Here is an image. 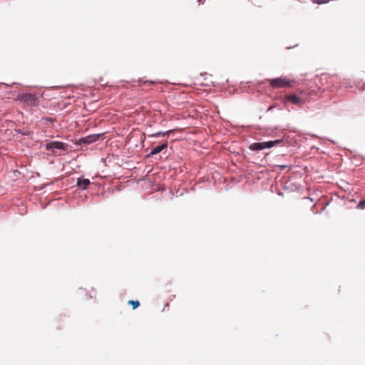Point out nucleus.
Masks as SVG:
<instances>
[{
    "label": "nucleus",
    "instance_id": "f257e3e1",
    "mask_svg": "<svg viewBox=\"0 0 365 365\" xmlns=\"http://www.w3.org/2000/svg\"><path fill=\"white\" fill-rule=\"evenodd\" d=\"M293 81H290L287 78L279 77L269 80V84L273 88H280L289 87L292 86Z\"/></svg>",
    "mask_w": 365,
    "mask_h": 365
},
{
    "label": "nucleus",
    "instance_id": "f03ea898",
    "mask_svg": "<svg viewBox=\"0 0 365 365\" xmlns=\"http://www.w3.org/2000/svg\"><path fill=\"white\" fill-rule=\"evenodd\" d=\"M44 147L48 150H66L67 149L66 144L61 141H47Z\"/></svg>",
    "mask_w": 365,
    "mask_h": 365
},
{
    "label": "nucleus",
    "instance_id": "7ed1b4c3",
    "mask_svg": "<svg viewBox=\"0 0 365 365\" xmlns=\"http://www.w3.org/2000/svg\"><path fill=\"white\" fill-rule=\"evenodd\" d=\"M17 99L28 105L34 106L37 101V97L35 94L24 93L19 94Z\"/></svg>",
    "mask_w": 365,
    "mask_h": 365
},
{
    "label": "nucleus",
    "instance_id": "20e7f679",
    "mask_svg": "<svg viewBox=\"0 0 365 365\" xmlns=\"http://www.w3.org/2000/svg\"><path fill=\"white\" fill-rule=\"evenodd\" d=\"M100 134L89 135L80 139L81 144L89 145L99 139Z\"/></svg>",
    "mask_w": 365,
    "mask_h": 365
},
{
    "label": "nucleus",
    "instance_id": "39448f33",
    "mask_svg": "<svg viewBox=\"0 0 365 365\" xmlns=\"http://www.w3.org/2000/svg\"><path fill=\"white\" fill-rule=\"evenodd\" d=\"M286 101L296 106L301 105L303 103V100L300 98L297 94H290L287 96Z\"/></svg>",
    "mask_w": 365,
    "mask_h": 365
},
{
    "label": "nucleus",
    "instance_id": "423d86ee",
    "mask_svg": "<svg viewBox=\"0 0 365 365\" xmlns=\"http://www.w3.org/2000/svg\"><path fill=\"white\" fill-rule=\"evenodd\" d=\"M90 184L91 181L89 179H85L82 178L77 179L76 185L79 187L80 190H86Z\"/></svg>",
    "mask_w": 365,
    "mask_h": 365
},
{
    "label": "nucleus",
    "instance_id": "0eeeda50",
    "mask_svg": "<svg viewBox=\"0 0 365 365\" xmlns=\"http://www.w3.org/2000/svg\"><path fill=\"white\" fill-rule=\"evenodd\" d=\"M167 147H168V142L165 141L161 145H159L153 148L152 149V150L150 151L149 155H156V154L160 153L161 151H163L164 149L167 148Z\"/></svg>",
    "mask_w": 365,
    "mask_h": 365
},
{
    "label": "nucleus",
    "instance_id": "6e6552de",
    "mask_svg": "<svg viewBox=\"0 0 365 365\" xmlns=\"http://www.w3.org/2000/svg\"><path fill=\"white\" fill-rule=\"evenodd\" d=\"M282 142V139L262 142L264 149L270 148Z\"/></svg>",
    "mask_w": 365,
    "mask_h": 365
},
{
    "label": "nucleus",
    "instance_id": "1a4fd4ad",
    "mask_svg": "<svg viewBox=\"0 0 365 365\" xmlns=\"http://www.w3.org/2000/svg\"><path fill=\"white\" fill-rule=\"evenodd\" d=\"M249 148H250V150H253V151H259V150H264L262 142H257V143H252L249 146Z\"/></svg>",
    "mask_w": 365,
    "mask_h": 365
},
{
    "label": "nucleus",
    "instance_id": "9d476101",
    "mask_svg": "<svg viewBox=\"0 0 365 365\" xmlns=\"http://www.w3.org/2000/svg\"><path fill=\"white\" fill-rule=\"evenodd\" d=\"M171 133H173V130H169L165 131V132L160 131V132L155 133L150 135V136L152 137V138H157V137H159V136L168 135H169Z\"/></svg>",
    "mask_w": 365,
    "mask_h": 365
},
{
    "label": "nucleus",
    "instance_id": "9b49d317",
    "mask_svg": "<svg viewBox=\"0 0 365 365\" xmlns=\"http://www.w3.org/2000/svg\"><path fill=\"white\" fill-rule=\"evenodd\" d=\"M139 83H140V86H143V85L150 86V85H153V84L156 83L157 82L153 81H147V80H144V79H140Z\"/></svg>",
    "mask_w": 365,
    "mask_h": 365
},
{
    "label": "nucleus",
    "instance_id": "f8f14e48",
    "mask_svg": "<svg viewBox=\"0 0 365 365\" xmlns=\"http://www.w3.org/2000/svg\"><path fill=\"white\" fill-rule=\"evenodd\" d=\"M128 303L132 305L133 309L138 308L140 306V302L138 300H130Z\"/></svg>",
    "mask_w": 365,
    "mask_h": 365
},
{
    "label": "nucleus",
    "instance_id": "ddd939ff",
    "mask_svg": "<svg viewBox=\"0 0 365 365\" xmlns=\"http://www.w3.org/2000/svg\"><path fill=\"white\" fill-rule=\"evenodd\" d=\"M357 208L363 210L365 208V200H361L357 205Z\"/></svg>",
    "mask_w": 365,
    "mask_h": 365
},
{
    "label": "nucleus",
    "instance_id": "4468645a",
    "mask_svg": "<svg viewBox=\"0 0 365 365\" xmlns=\"http://www.w3.org/2000/svg\"><path fill=\"white\" fill-rule=\"evenodd\" d=\"M279 167L280 168L281 170H284L287 168V165H279Z\"/></svg>",
    "mask_w": 365,
    "mask_h": 365
},
{
    "label": "nucleus",
    "instance_id": "2eb2a0df",
    "mask_svg": "<svg viewBox=\"0 0 365 365\" xmlns=\"http://www.w3.org/2000/svg\"><path fill=\"white\" fill-rule=\"evenodd\" d=\"M362 88L365 89V84L361 86Z\"/></svg>",
    "mask_w": 365,
    "mask_h": 365
},
{
    "label": "nucleus",
    "instance_id": "dca6fc26",
    "mask_svg": "<svg viewBox=\"0 0 365 365\" xmlns=\"http://www.w3.org/2000/svg\"><path fill=\"white\" fill-rule=\"evenodd\" d=\"M272 108H273L272 106H270V107L269 108L268 110H272Z\"/></svg>",
    "mask_w": 365,
    "mask_h": 365
}]
</instances>
